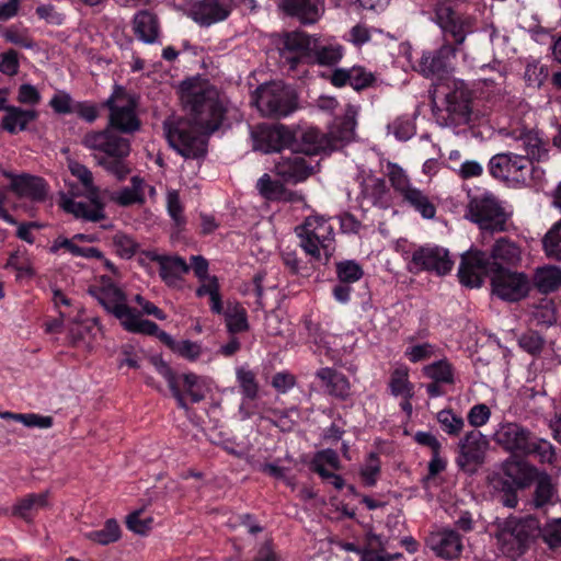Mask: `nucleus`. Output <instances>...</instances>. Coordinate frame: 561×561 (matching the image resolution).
<instances>
[{"instance_id":"338daca9","label":"nucleus","mask_w":561,"mask_h":561,"mask_svg":"<svg viewBox=\"0 0 561 561\" xmlns=\"http://www.w3.org/2000/svg\"><path fill=\"white\" fill-rule=\"evenodd\" d=\"M491 416L490 408L484 403L474 404L468 412L467 420L469 424L474 427L485 425Z\"/></svg>"},{"instance_id":"2f4dec72","label":"nucleus","mask_w":561,"mask_h":561,"mask_svg":"<svg viewBox=\"0 0 561 561\" xmlns=\"http://www.w3.org/2000/svg\"><path fill=\"white\" fill-rule=\"evenodd\" d=\"M491 261L495 262L496 268H504L502 263L515 264L520 259V250L515 242L506 237L497 239L489 253Z\"/></svg>"},{"instance_id":"09e8293b","label":"nucleus","mask_w":561,"mask_h":561,"mask_svg":"<svg viewBox=\"0 0 561 561\" xmlns=\"http://www.w3.org/2000/svg\"><path fill=\"white\" fill-rule=\"evenodd\" d=\"M256 188L265 199L280 201L286 198L287 191L283 183L277 180H273L267 173H264L257 180Z\"/></svg>"},{"instance_id":"58836bf2","label":"nucleus","mask_w":561,"mask_h":561,"mask_svg":"<svg viewBox=\"0 0 561 561\" xmlns=\"http://www.w3.org/2000/svg\"><path fill=\"white\" fill-rule=\"evenodd\" d=\"M534 285L542 294H550L561 287V268L545 266L538 268L534 275Z\"/></svg>"},{"instance_id":"c03bdc74","label":"nucleus","mask_w":561,"mask_h":561,"mask_svg":"<svg viewBox=\"0 0 561 561\" xmlns=\"http://www.w3.org/2000/svg\"><path fill=\"white\" fill-rule=\"evenodd\" d=\"M549 78V66L538 59H530L525 66L524 80L527 87L540 89Z\"/></svg>"},{"instance_id":"ddd939ff","label":"nucleus","mask_w":561,"mask_h":561,"mask_svg":"<svg viewBox=\"0 0 561 561\" xmlns=\"http://www.w3.org/2000/svg\"><path fill=\"white\" fill-rule=\"evenodd\" d=\"M495 265L488 252L470 248L461 255L458 268L459 282L466 287L479 288L483 285L486 276L494 274Z\"/></svg>"},{"instance_id":"6e6552de","label":"nucleus","mask_w":561,"mask_h":561,"mask_svg":"<svg viewBox=\"0 0 561 561\" xmlns=\"http://www.w3.org/2000/svg\"><path fill=\"white\" fill-rule=\"evenodd\" d=\"M252 101L265 116L273 118L286 117L298 108L296 91L282 81H272L260 85Z\"/></svg>"},{"instance_id":"f03ea898","label":"nucleus","mask_w":561,"mask_h":561,"mask_svg":"<svg viewBox=\"0 0 561 561\" xmlns=\"http://www.w3.org/2000/svg\"><path fill=\"white\" fill-rule=\"evenodd\" d=\"M507 136L519 141L526 154L511 151L494 154L488 163L490 175L513 188H541L546 182V171L535 163L549 160V141L539 130L526 127L514 128Z\"/></svg>"},{"instance_id":"39448f33","label":"nucleus","mask_w":561,"mask_h":561,"mask_svg":"<svg viewBox=\"0 0 561 561\" xmlns=\"http://www.w3.org/2000/svg\"><path fill=\"white\" fill-rule=\"evenodd\" d=\"M151 364L157 373L165 379L178 408L187 411L188 400L191 403H198L204 400L205 389L201 376L194 373L178 374L160 356H153Z\"/></svg>"},{"instance_id":"20e7f679","label":"nucleus","mask_w":561,"mask_h":561,"mask_svg":"<svg viewBox=\"0 0 561 561\" xmlns=\"http://www.w3.org/2000/svg\"><path fill=\"white\" fill-rule=\"evenodd\" d=\"M495 443L511 457L531 458L540 463L556 461V448L551 442L537 436L529 428L508 422L501 424L494 434Z\"/></svg>"},{"instance_id":"4be33fe9","label":"nucleus","mask_w":561,"mask_h":561,"mask_svg":"<svg viewBox=\"0 0 561 561\" xmlns=\"http://www.w3.org/2000/svg\"><path fill=\"white\" fill-rule=\"evenodd\" d=\"M232 7L228 1L198 0L191 4L188 16L199 26L208 27L229 18Z\"/></svg>"},{"instance_id":"3c124183","label":"nucleus","mask_w":561,"mask_h":561,"mask_svg":"<svg viewBox=\"0 0 561 561\" xmlns=\"http://www.w3.org/2000/svg\"><path fill=\"white\" fill-rule=\"evenodd\" d=\"M2 37L7 43L13 44L21 48L33 49L35 47V42L28 34L27 28L10 25L2 32Z\"/></svg>"},{"instance_id":"f3484780","label":"nucleus","mask_w":561,"mask_h":561,"mask_svg":"<svg viewBox=\"0 0 561 561\" xmlns=\"http://www.w3.org/2000/svg\"><path fill=\"white\" fill-rule=\"evenodd\" d=\"M492 293L502 300L516 302L525 298L530 290L526 274L507 268H495L491 276Z\"/></svg>"},{"instance_id":"dca6fc26","label":"nucleus","mask_w":561,"mask_h":561,"mask_svg":"<svg viewBox=\"0 0 561 561\" xmlns=\"http://www.w3.org/2000/svg\"><path fill=\"white\" fill-rule=\"evenodd\" d=\"M489 440L478 430H471L458 443L456 465L459 470L474 473L483 465Z\"/></svg>"},{"instance_id":"f8f14e48","label":"nucleus","mask_w":561,"mask_h":561,"mask_svg":"<svg viewBox=\"0 0 561 561\" xmlns=\"http://www.w3.org/2000/svg\"><path fill=\"white\" fill-rule=\"evenodd\" d=\"M540 531V523L534 516L510 517L500 529V538L510 551L522 556L539 537Z\"/></svg>"},{"instance_id":"37998d69","label":"nucleus","mask_w":561,"mask_h":561,"mask_svg":"<svg viewBox=\"0 0 561 561\" xmlns=\"http://www.w3.org/2000/svg\"><path fill=\"white\" fill-rule=\"evenodd\" d=\"M344 55V47L340 44L313 45L311 57L320 66L333 67Z\"/></svg>"},{"instance_id":"a18cd8bd","label":"nucleus","mask_w":561,"mask_h":561,"mask_svg":"<svg viewBox=\"0 0 561 561\" xmlns=\"http://www.w3.org/2000/svg\"><path fill=\"white\" fill-rule=\"evenodd\" d=\"M535 481H537L533 497L535 507L541 508L548 504H552L556 488L552 484L550 476L547 473H539Z\"/></svg>"},{"instance_id":"423d86ee","label":"nucleus","mask_w":561,"mask_h":561,"mask_svg":"<svg viewBox=\"0 0 561 561\" xmlns=\"http://www.w3.org/2000/svg\"><path fill=\"white\" fill-rule=\"evenodd\" d=\"M100 107L108 110L105 127L122 135H134L141 128V121L137 115V101L127 94L123 85L115 84L111 95L101 103Z\"/></svg>"},{"instance_id":"6e6d98bb","label":"nucleus","mask_w":561,"mask_h":561,"mask_svg":"<svg viewBox=\"0 0 561 561\" xmlns=\"http://www.w3.org/2000/svg\"><path fill=\"white\" fill-rule=\"evenodd\" d=\"M545 337L537 331L528 330L518 339V345L530 355H539L545 346Z\"/></svg>"},{"instance_id":"c85d7f7f","label":"nucleus","mask_w":561,"mask_h":561,"mask_svg":"<svg viewBox=\"0 0 561 561\" xmlns=\"http://www.w3.org/2000/svg\"><path fill=\"white\" fill-rule=\"evenodd\" d=\"M316 377L321 380L330 396L341 400H346L350 397L351 385L343 373L331 367H323L316 373Z\"/></svg>"},{"instance_id":"49530a36","label":"nucleus","mask_w":561,"mask_h":561,"mask_svg":"<svg viewBox=\"0 0 561 561\" xmlns=\"http://www.w3.org/2000/svg\"><path fill=\"white\" fill-rule=\"evenodd\" d=\"M142 181L138 176L131 179L133 187H124L112 196V199L119 206L128 207L135 204H144L145 197L141 192Z\"/></svg>"},{"instance_id":"5701e85b","label":"nucleus","mask_w":561,"mask_h":561,"mask_svg":"<svg viewBox=\"0 0 561 561\" xmlns=\"http://www.w3.org/2000/svg\"><path fill=\"white\" fill-rule=\"evenodd\" d=\"M3 175L10 179V190L19 197L28 198L33 202H44L47 197L46 181L36 175L4 172Z\"/></svg>"},{"instance_id":"79ce46f5","label":"nucleus","mask_w":561,"mask_h":561,"mask_svg":"<svg viewBox=\"0 0 561 561\" xmlns=\"http://www.w3.org/2000/svg\"><path fill=\"white\" fill-rule=\"evenodd\" d=\"M122 530L116 519L110 518L104 523L103 528L91 530L84 537L95 543L107 546L121 539Z\"/></svg>"},{"instance_id":"bf43d9fd","label":"nucleus","mask_w":561,"mask_h":561,"mask_svg":"<svg viewBox=\"0 0 561 561\" xmlns=\"http://www.w3.org/2000/svg\"><path fill=\"white\" fill-rule=\"evenodd\" d=\"M376 82V77L373 72L366 70L362 66H354L350 68V85L356 90L362 91L371 87Z\"/></svg>"},{"instance_id":"473e14b6","label":"nucleus","mask_w":561,"mask_h":561,"mask_svg":"<svg viewBox=\"0 0 561 561\" xmlns=\"http://www.w3.org/2000/svg\"><path fill=\"white\" fill-rule=\"evenodd\" d=\"M321 136V133L316 128L295 131V140H293L290 150L308 156L310 159L322 150Z\"/></svg>"},{"instance_id":"4d7b16f0","label":"nucleus","mask_w":561,"mask_h":561,"mask_svg":"<svg viewBox=\"0 0 561 561\" xmlns=\"http://www.w3.org/2000/svg\"><path fill=\"white\" fill-rule=\"evenodd\" d=\"M380 473V458L371 451L369 453L366 463L360 469V478L366 486H375L377 483L378 476Z\"/></svg>"},{"instance_id":"e433bc0d","label":"nucleus","mask_w":561,"mask_h":561,"mask_svg":"<svg viewBox=\"0 0 561 561\" xmlns=\"http://www.w3.org/2000/svg\"><path fill=\"white\" fill-rule=\"evenodd\" d=\"M236 381L241 397L259 399L261 386L257 374L249 365L245 364L236 368Z\"/></svg>"},{"instance_id":"a211bd4d","label":"nucleus","mask_w":561,"mask_h":561,"mask_svg":"<svg viewBox=\"0 0 561 561\" xmlns=\"http://www.w3.org/2000/svg\"><path fill=\"white\" fill-rule=\"evenodd\" d=\"M101 286L90 288L89 293L94 297L105 311L115 317L119 322L131 312V308L127 305V296L114 282L102 276Z\"/></svg>"},{"instance_id":"052dcab7","label":"nucleus","mask_w":561,"mask_h":561,"mask_svg":"<svg viewBox=\"0 0 561 561\" xmlns=\"http://www.w3.org/2000/svg\"><path fill=\"white\" fill-rule=\"evenodd\" d=\"M76 102L68 92L58 91L50 99L49 106L56 114L67 115L73 113Z\"/></svg>"},{"instance_id":"f257e3e1","label":"nucleus","mask_w":561,"mask_h":561,"mask_svg":"<svg viewBox=\"0 0 561 561\" xmlns=\"http://www.w3.org/2000/svg\"><path fill=\"white\" fill-rule=\"evenodd\" d=\"M181 91L195 123L185 118H168L163 122V131L169 146L180 156L202 159L207 154V137L199 133L196 125L208 133L216 131L222 124L226 108L211 87L203 88L186 80L182 82Z\"/></svg>"},{"instance_id":"8fccbe9b","label":"nucleus","mask_w":561,"mask_h":561,"mask_svg":"<svg viewBox=\"0 0 561 561\" xmlns=\"http://www.w3.org/2000/svg\"><path fill=\"white\" fill-rule=\"evenodd\" d=\"M335 273L340 283L352 285L364 276L362 265L355 260H343L335 263Z\"/></svg>"},{"instance_id":"a878e982","label":"nucleus","mask_w":561,"mask_h":561,"mask_svg":"<svg viewBox=\"0 0 561 561\" xmlns=\"http://www.w3.org/2000/svg\"><path fill=\"white\" fill-rule=\"evenodd\" d=\"M430 547L437 557L454 560L462 552V538L454 529H444L430 538Z\"/></svg>"},{"instance_id":"bb28decb","label":"nucleus","mask_w":561,"mask_h":561,"mask_svg":"<svg viewBox=\"0 0 561 561\" xmlns=\"http://www.w3.org/2000/svg\"><path fill=\"white\" fill-rule=\"evenodd\" d=\"M321 0H282L285 14L296 18L301 24H313L320 18Z\"/></svg>"},{"instance_id":"0eeeda50","label":"nucleus","mask_w":561,"mask_h":561,"mask_svg":"<svg viewBox=\"0 0 561 561\" xmlns=\"http://www.w3.org/2000/svg\"><path fill=\"white\" fill-rule=\"evenodd\" d=\"M538 469L518 457L507 458L502 466V477L497 481L501 502L514 508L518 503V491L529 488L538 478Z\"/></svg>"},{"instance_id":"603ef678","label":"nucleus","mask_w":561,"mask_h":561,"mask_svg":"<svg viewBox=\"0 0 561 561\" xmlns=\"http://www.w3.org/2000/svg\"><path fill=\"white\" fill-rule=\"evenodd\" d=\"M167 210L169 216L174 222L178 229H183L186 225V218L184 216V207L181 203L180 194L176 190L168 192L167 195Z\"/></svg>"},{"instance_id":"5fc2aeb1","label":"nucleus","mask_w":561,"mask_h":561,"mask_svg":"<svg viewBox=\"0 0 561 561\" xmlns=\"http://www.w3.org/2000/svg\"><path fill=\"white\" fill-rule=\"evenodd\" d=\"M68 169L71 175L80 181L87 194H90L92 191L93 193L100 192L99 187L94 185L93 174L88 167L78 161L70 160L68 162Z\"/></svg>"},{"instance_id":"393cba45","label":"nucleus","mask_w":561,"mask_h":561,"mask_svg":"<svg viewBox=\"0 0 561 561\" xmlns=\"http://www.w3.org/2000/svg\"><path fill=\"white\" fill-rule=\"evenodd\" d=\"M88 201L68 199L64 204V209L72 214L76 218H81L90 222H99L106 218L105 203L100 192L87 194Z\"/></svg>"},{"instance_id":"e2e57ef3","label":"nucleus","mask_w":561,"mask_h":561,"mask_svg":"<svg viewBox=\"0 0 561 561\" xmlns=\"http://www.w3.org/2000/svg\"><path fill=\"white\" fill-rule=\"evenodd\" d=\"M389 127L392 128L394 137L400 141H407L415 134V125L408 116L396 118Z\"/></svg>"},{"instance_id":"864d4df0","label":"nucleus","mask_w":561,"mask_h":561,"mask_svg":"<svg viewBox=\"0 0 561 561\" xmlns=\"http://www.w3.org/2000/svg\"><path fill=\"white\" fill-rule=\"evenodd\" d=\"M437 421L442 430L449 436H458L465 426L463 419L451 410L439 411L437 413Z\"/></svg>"},{"instance_id":"a19ab883","label":"nucleus","mask_w":561,"mask_h":561,"mask_svg":"<svg viewBox=\"0 0 561 561\" xmlns=\"http://www.w3.org/2000/svg\"><path fill=\"white\" fill-rule=\"evenodd\" d=\"M140 316L139 311L131 308V312L126 316L121 325L130 333L154 336L159 332L158 324L151 320L141 319Z\"/></svg>"},{"instance_id":"4c0bfd02","label":"nucleus","mask_w":561,"mask_h":561,"mask_svg":"<svg viewBox=\"0 0 561 561\" xmlns=\"http://www.w3.org/2000/svg\"><path fill=\"white\" fill-rule=\"evenodd\" d=\"M409 368L401 365L394 368L390 374L389 389L393 397L412 399L414 396V385L409 379Z\"/></svg>"},{"instance_id":"de8ad7c7","label":"nucleus","mask_w":561,"mask_h":561,"mask_svg":"<svg viewBox=\"0 0 561 561\" xmlns=\"http://www.w3.org/2000/svg\"><path fill=\"white\" fill-rule=\"evenodd\" d=\"M282 262L287 270V272L293 276H310V267L306 262H304L297 253L296 249H291L290 247H286L280 251Z\"/></svg>"},{"instance_id":"69168bd1","label":"nucleus","mask_w":561,"mask_h":561,"mask_svg":"<svg viewBox=\"0 0 561 561\" xmlns=\"http://www.w3.org/2000/svg\"><path fill=\"white\" fill-rule=\"evenodd\" d=\"M20 69L19 53L15 49H8L0 53V72L13 77Z\"/></svg>"},{"instance_id":"72a5a7b5","label":"nucleus","mask_w":561,"mask_h":561,"mask_svg":"<svg viewBox=\"0 0 561 561\" xmlns=\"http://www.w3.org/2000/svg\"><path fill=\"white\" fill-rule=\"evenodd\" d=\"M402 202L424 219H433L436 215V205L427 194L415 186L402 196Z\"/></svg>"},{"instance_id":"1a4fd4ad","label":"nucleus","mask_w":561,"mask_h":561,"mask_svg":"<svg viewBox=\"0 0 561 561\" xmlns=\"http://www.w3.org/2000/svg\"><path fill=\"white\" fill-rule=\"evenodd\" d=\"M466 217L476 224L482 233L489 234L506 231L510 219L501 202L491 193L472 197L467 206Z\"/></svg>"},{"instance_id":"7c9ffc66","label":"nucleus","mask_w":561,"mask_h":561,"mask_svg":"<svg viewBox=\"0 0 561 561\" xmlns=\"http://www.w3.org/2000/svg\"><path fill=\"white\" fill-rule=\"evenodd\" d=\"M48 491L26 494L16 501L15 505L12 507V515L25 522H31L34 512L48 506Z\"/></svg>"},{"instance_id":"6ab92c4d","label":"nucleus","mask_w":561,"mask_h":561,"mask_svg":"<svg viewBox=\"0 0 561 561\" xmlns=\"http://www.w3.org/2000/svg\"><path fill=\"white\" fill-rule=\"evenodd\" d=\"M254 149L264 153L289 149L295 140V131L284 125H260L252 133Z\"/></svg>"},{"instance_id":"13d9d810","label":"nucleus","mask_w":561,"mask_h":561,"mask_svg":"<svg viewBox=\"0 0 561 561\" xmlns=\"http://www.w3.org/2000/svg\"><path fill=\"white\" fill-rule=\"evenodd\" d=\"M436 345L424 342L410 345L404 351V357L412 364L421 363L434 356Z\"/></svg>"},{"instance_id":"aec40b11","label":"nucleus","mask_w":561,"mask_h":561,"mask_svg":"<svg viewBox=\"0 0 561 561\" xmlns=\"http://www.w3.org/2000/svg\"><path fill=\"white\" fill-rule=\"evenodd\" d=\"M447 111L454 119L467 123L472 114V92L463 80L449 79L444 82Z\"/></svg>"},{"instance_id":"412c9836","label":"nucleus","mask_w":561,"mask_h":561,"mask_svg":"<svg viewBox=\"0 0 561 561\" xmlns=\"http://www.w3.org/2000/svg\"><path fill=\"white\" fill-rule=\"evenodd\" d=\"M306 157L290 150L288 156H282L275 163V173L287 183L297 184L306 181L314 172V167Z\"/></svg>"},{"instance_id":"9b49d317","label":"nucleus","mask_w":561,"mask_h":561,"mask_svg":"<svg viewBox=\"0 0 561 561\" xmlns=\"http://www.w3.org/2000/svg\"><path fill=\"white\" fill-rule=\"evenodd\" d=\"M436 22L442 30L443 43L460 50L467 36L476 31V18L460 12L450 3H439L435 10Z\"/></svg>"},{"instance_id":"774afa93","label":"nucleus","mask_w":561,"mask_h":561,"mask_svg":"<svg viewBox=\"0 0 561 561\" xmlns=\"http://www.w3.org/2000/svg\"><path fill=\"white\" fill-rule=\"evenodd\" d=\"M99 108L100 107L95 103H92L90 101H77L75 103L73 113L77 114L78 117L83 119L84 122L92 124L100 116Z\"/></svg>"},{"instance_id":"c756f323","label":"nucleus","mask_w":561,"mask_h":561,"mask_svg":"<svg viewBox=\"0 0 561 561\" xmlns=\"http://www.w3.org/2000/svg\"><path fill=\"white\" fill-rule=\"evenodd\" d=\"M133 31L138 39L153 44L159 36V21L149 10H140L133 19Z\"/></svg>"},{"instance_id":"9d476101","label":"nucleus","mask_w":561,"mask_h":561,"mask_svg":"<svg viewBox=\"0 0 561 561\" xmlns=\"http://www.w3.org/2000/svg\"><path fill=\"white\" fill-rule=\"evenodd\" d=\"M402 257L407 261L408 271L414 275L428 272L437 276H445L454 267L449 251L436 244L419 245L411 254L403 250Z\"/></svg>"},{"instance_id":"4468645a","label":"nucleus","mask_w":561,"mask_h":561,"mask_svg":"<svg viewBox=\"0 0 561 561\" xmlns=\"http://www.w3.org/2000/svg\"><path fill=\"white\" fill-rule=\"evenodd\" d=\"M456 46L443 43L434 51L423 53L419 61L417 70L425 78L435 79L437 89L444 88V82L448 81L453 71V60L458 49Z\"/></svg>"},{"instance_id":"ea45409f","label":"nucleus","mask_w":561,"mask_h":561,"mask_svg":"<svg viewBox=\"0 0 561 561\" xmlns=\"http://www.w3.org/2000/svg\"><path fill=\"white\" fill-rule=\"evenodd\" d=\"M422 373L426 378L433 381L443 382L445 385L455 383V368L447 358H442L425 365Z\"/></svg>"},{"instance_id":"680f3d73","label":"nucleus","mask_w":561,"mask_h":561,"mask_svg":"<svg viewBox=\"0 0 561 561\" xmlns=\"http://www.w3.org/2000/svg\"><path fill=\"white\" fill-rule=\"evenodd\" d=\"M330 466L334 470L341 468V462L337 453L331 448L318 451L310 463V469L317 473L319 467Z\"/></svg>"},{"instance_id":"b1692460","label":"nucleus","mask_w":561,"mask_h":561,"mask_svg":"<svg viewBox=\"0 0 561 561\" xmlns=\"http://www.w3.org/2000/svg\"><path fill=\"white\" fill-rule=\"evenodd\" d=\"M311 44V37L306 33H286L282 41L283 46L279 48L280 55L291 69H296L304 58L311 57L313 48Z\"/></svg>"},{"instance_id":"f704fd0d","label":"nucleus","mask_w":561,"mask_h":561,"mask_svg":"<svg viewBox=\"0 0 561 561\" xmlns=\"http://www.w3.org/2000/svg\"><path fill=\"white\" fill-rule=\"evenodd\" d=\"M37 118V112L34 110H24L18 106H10L2 118V127L8 133L14 135L19 130H25L27 125Z\"/></svg>"},{"instance_id":"7ed1b4c3","label":"nucleus","mask_w":561,"mask_h":561,"mask_svg":"<svg viewBox=\"0 0 561 561\" xmlns=\"http://www.w3.org/2000/svg\"><path fill=\"white\" fill-rule=\"evenodd\" d=\"M81 145L93 152L98 165L118 181L125 180L130 173L127 159L131 152V144L124 135L107 127L89 130L82 137Z\"/></svg>"},{"instance_id":"2eb2a0df","label":"nucleus","mask_w":561,"mask_h":561,"mask_svg":"<svg viewBox=\"0 0 561 561\" xmlns=\"http://www.w3.org/2000/svg\"><path fill=\"white\" fill-rule=\"evenodd\" d=\"M300 247L311 261L320 262L319 244L334 238L332 226L320 216H309L295 229Z\"/></svg>"},{"instance_id":"0e129e2a","label":"nucleus","mask_w":561,"mask_h":561,"mask_svg":"<svg viewBox=\"0 0 561 561\" xmlns=\"http://www.w3.org/2000/svg\"><path fill=\"white\" fill-rule=\"evenodd\" d=\"M355 121L351 117H344L331 131L330 136L339 142H348L353 139L355 133Z\"/></svg>"},{"instance_id":"cd10ccee","label":"nucleus","mask_w":561,"mask_h":561,"mask_svg":"<svg viewBox=\"0 0 561 561\" xmlns=\"http://www.w3.org/2000/svg\"><path fill=\"white\" fill-rule=\"evenodd\" d=\"M151 261L159 264V276L168 286L174 285L182 274L190 272V266L179 255L154 254Z\"/></svg>"},{"instance_id":"c9c22d12","label":"nucleus","mask_w":561,"mask_h":561,"mask_svg":"<svg viewBox=\"0 0 561 561\" xmlns=\"http://www.w3.org/2000/svg\"><path fill=\"white\" fill-rule=\"evenodd\" d=\"M224 317L229 334L236 335L249 331L248 312L240 302L228 301Z\"/></svg>"}]
</instances>
